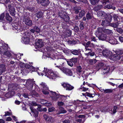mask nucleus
Here are the masks:
<instances>
[{
    "mask_svg": "<svg viewBox=\"0 0 123 123\" xmlns=\"http://www.w3.org/2000/svg\"><path fill=\"white\" fill-rule=\"evenodd\" d=\"M117 107L116 106H114V107L113 109V113H115L117 112Z\"/></svg>",
    "mask_w": 123,
    "mask_h": 123,
    "instance_id": "69168bd1",
    "label": "nucleus"
},
{
    "mask_svg": "<svg viewBox=\"0 0 123 123\" xmlns=\"http://www.w3.org/2000/svg\"><path fill=\"white\" fill-rule=\"evenodd\" d=\"M70 51V52L74 55H78L79 53V51L75 49Z\"/></svg>",
    "mask_w": 123,
    "mask_h": 123,
    "instance_id": "58836bf2",
    "label": "nucleus"
},
{
    "mask_svg": "<svg viewBox=\"0 0 123 123\" xmlns=\"http://www.w3.org/2000/svg\"><path fill=\"white\" fill-rule=\"evenodd\" d=\"M121 57V56L117 54L115 55L111 56V59L114 61H117L119 60Z\"/></svg>",
    "mask_w": 123,
    "mask_h": 123,
    "instance_id": "2eb2a0df",
    "label": "nucleus"
},
{
    "mask_svg": "<svg viewBox=\"0 0 123 123\" xmlns=\"http://www.w3.org/2000/svg\"><path fill=\"white\" fill-rule=\"evenodd\" d=\"M7 44L0 43V46L1 47L0 48V50L2 54H3L7 50Z\"/></svg>",
    "mask_w": 123,
    "mask_h": 123,
    "instance_id": "1a4fd4ad",
    "label": "nucleus"
},
{
    "mask_svg": "<svg viewBox=\"0 0 123 123\" xmlns=\"http://www.w3.org/2000/svg\"><path fill=\"white\" fill-rule=\"evenodd\" d=\"M58 14V15L62 18L65 15V13L62 11L59 12Z\"/></svg>",
    "mask_w": 123,
    "mask_h": 123,
    "instance_id": "ea45409f",
    "label": "nucleus"
},
{
    "mask_svg": "<svg viewBox=\"0 0 123 123\" xmlns=\"http://www.w3.org/2000/svg\"><path fill=\"white\" fill-rule=\"evenodd\" d=\"M33 83L32 82H30L29 84L27 86V89L29 90H31L33 87Z\"/></svg>",
    "mask_w": 123,
    "mask_h": 123,
    "instance_id": "4c0bfd02",
    "label": "nucleus"
},
{
    "mask_svg": "<svg viewBox=\"0 0 123 123\" xmlns=\"http://www.w3.org/2000/svg\"><path fill=\"white\" fill-rule=\"evenodd\" d=\"M91 52H89L88 53L86 54L87 55H90L91 56H92L94 55V53L93 52H92V50L91 49V50L90 51Z\"/></svg>",
    "mask_w": 123,
    "mask_h": 123,
    "instance_id": "13d9d810",
    "label": "nucleus"
},
{
    "mask_svg": "<svg viewBox=\"0 0 123 123\" xmlns=\"http://www.w3.org/2000/svg\"><path fill=\"white\" fill-rule=\"evenodd\" d=\"M51 93L53 95L52 97V98L53 100L54 101L57 100L59 98L63 99H65L67 98V96L59 95L55 92H52Z\"/></svg>",
    "mask_w": 123,
    "mask_h": 123,
    "instance_id": "20e7f679",
    "label": "nucleus"
},
{
    "mask_svg": "<svg viewBox=\"0 0 123 123\" xmlns=\"http://www.w3.org/2000/svg\"><path fill=\"white\" fill-rule=\"evenodd\" d=\"M76 71L77 73L78 74H80L82 71V69L81 67L80 66H77L76 68Z\"/></svg>",
    "mask_w": 123,
    "mask_h": 123,
    "instance_id": "72a5a7b5",
    "label": "nucleus"
},
{
    "mask_svg": "<svg viewBox=\"0 0 123 123\" xmlns=\"http://www.w3.org/2000/svg\"><path fill=\"white\" fill-rule=\"evenodd\" d=\"M97 62L96 60L95 59H89L88 60V63L90 65H92L93 64Z\"/></svg>",
    "mask_w": 123,
    "mask_h": 123,
    "instance_id": "c9c22d12",
    "label": "nucleus"
},
{
    "mask_svg": "<svg viewBox=\"0 0 123 123\" xmlns=\"http://www.w3.org/2000/svg\"><path fill=\"white\" fill-rule=\"evenodd\" d=\"M104 8L105 9L107 8L108 9H112L113 10H115L116 7L114 6H113L110 4L104 6Z\"/></svg>",
    "mask_w": 123,
    "mask_h": 123,
    "instance_id": "cd10ccee",
    "label": "nucleus"
},
{
    "mask_svg": "<svg viewBox=\"0 0 123 123\" xmlns=\"http://www.w3.org/2000/svg\"><path fill=\"white\" fill-rule=\"evenodd\" d=\"M99 40L108 42L111 41V39L109 37L107 36L106 34L103 33L98 34L96 36Z\"/></svg>",
    "mask_w": 123,
    "mask_h": 123,
    "instance_id": "f03ea898",
    "label": "nucleus"
},
{
    "mask_svg": "<svg viewBox=\"0 0 123 123\" xmlns=\"http://www.w3.org/2000/svg\"><path fill=\"white\" fill-rule=\"evenodd\" d=\"M90 3L91 4L93 5H95L96 4L98 3L99 1V0H90Z\"/></svg>",
    "mask_w": 123,
    "mask_h": 123,
    "instance_id": "a19ab883",
    "label": "nucleus"
},
{
    "mask_svg": "<svg viewBox=\"0 0 123 123\" xmlns=\"http://www.w3.org/2000/svg\"><path fill=\"white\" fill-rule=\"evenodd\" d=\"M103 91H104V92L105 93H111L112 92V90L110 89H108L105 90H102Z\"/></svg>",
    "mask_w": 123,
    "mask_h": 123,
    "instance_id": "c03bdc74",
    "label": "nucleus"
},
{
    "mask_svg": "<svg viewBox=\"0 0 123 123\" xmlns=\"http://www.w3.org/2000/svg\"><path fill=\"white\" fill-rule=\"evenodd\" d=\"M14 93V92L13 91H10L5 94V96L7 98H10L13 95V94H12Z\"/></svg>",
    "mask_w": 123,
    "mask_h": 123,
    "instance_id": "bb28decb",
    "label": "nucleus"
},
{
    "mask_svg": "<svg viewBox=\"0 0 123 123\" xmlns=\"http://www.w3.org/2000/svg\"><path fill=\"white\" fill-rule=\"evenodd\" d=\"M62 19L65 22H68L70 18L69 16L65 15Z\"/></svg>",
    "mask_w": 123,
    "mask_h": 123,
    "instance_id": "79ce46f5",
    "label": "nucleus"
},
{
    "mask_svg": "<svg viewBox=\"0 0 123 123\" xmlns=\"http://www.w3.org/2000/svg\"><path fill=\"white\" fill-rule=\"evenodd\" d=\"M3 55L4 57L6 58L11 56V54L9 51L7 50L3 54Z\"/></svg>",
    "mask_w": 123,
    "mask_h": 123,
    "instance_id": "c756f323",
    "label": "nucleus"
},
{
    "mask_svg": "<svg viewBox=\"0 0 123 123\" xmlns=\"http://www.w3.org/2000/svg\"><path fill=\"white\" fill-rule=\"evenodd\" d=\"M112 17L113 18L114 21L120 22L121 17L118 15L117 14H114L112 15Z\"/></svg>",
    "mask_w": 123,
    "mask_h": 123,
    "instance_id": "a211bd4d",
    "label": "nucleus"
},
{
    "mask_svg": "<svg viewBox=\"0 0 123 123\" xmlns=\"http://www.w3.org/2000/svg\"><path fill=\"white\" fill-rule=\"evenodd\" d=\"M63 60L62 59H58L57 60V64H58L60 65H62L64 63V62H63Z\"/></svg>",
    "mask_w": 123,
    "mask_h": 123,
    "instance_id": "3c124183",
    "label": "nucleus"
},
{
    "mask_svg": "<svg viewBox=\"0 0 123 123\" xmlns=\"http://www.w3.org/2000/svg\"><path fill=\"white\" fill-rule=\"evenodd\" d=\"M77 41L76 40H74L71 41L70 40H68V43L69 44H74L77 43Z\"/></svg>",
    "mask_w": 123,
    "mask_h": 123,
    "instance_id": "5fc2aeb1",
    "label": "nucleus"
},
{
    "mask_svg": "<svg viewBox=\"0 0 123 123\" xmlns=\"http://www.w3.org/2000/svg\"><path fill=\"white\" fill-rule=\"evenodd\" d=\"M115 53L117 55H122L123 54V50H122L118 49L116 51Z\"/></svg>",
    "mask_w": 123,
    "mask_h": 123,
    "instance_id": "37998d69",
    "label": "nucleus"
},
{
    "mask_svg": "<svg viewBox=\"0 0 123 123\" xmlns=\"http://www.w3.org/2000/svg\"><path fill=\"white\" fill-rule=\"evenodd\" d=\"M84 45L85 46L86 50H90L91 51L92 49H89L88 48V47H93L94 44L92 43H91V41H89L85 43Z\"/></svg>",
    "mask_w": 123,
    "mask_h": 123,
    "instance_id": "f8f14e48",
    "label": "nucleus"
},
{
    "mask_svg": "<svg viewBox=\"0 0 123 123\" xmlns=\"http://www.w3.org/2000/svg\"><path fill=\"white\" fill-rule=\"evenodd\" d=\"M74 30L75 32H78L80 31L79 27L77 25H76L74 27Z\"/></svg>",
    "mask_w": 123,
    "mask_h": 123,
    "instance_id": "a18cd8bd",
    "label": "nucleus"
},
{
    "mask_svg": "<svg viewBox=\"0 0 123 123\" xmlns=\"http://www.w3.org/2000/svg\"><path fill=\"white\" fill-rule=\"evenodd\" d=\"M119 25V23L118 22L114 21V23L110 24V25L114 28H117L118 27Z\"/></svg>",
    "mask_w": 123,
    "mask_h": 123,
    "instance_id": "393cba45",
    "label": "nucleus"
},
{
    "mask_svg": "<svg viewBox=\"0 0 123 123\" xmlns=\"http://www.w3.org/2000/svg\"><path fill=\"white\" fill-rule=\"evenodd\" d=\"M86 96L90 98H93L95 96L94 94L90 93L88 92H86Z\"/></svg>",
    "mask_w": 123,
    "mask_h": 123,
    "instance_id": "09e8293b",
    "label": "nucleus"
},
{
    "mask_svg": "<svg viewBox=\"0 0 123 123\" xmlns=\"http://www.w3.org/2000/svg\"><path fill=\"white\" fill-rule=\"evenodd\" d=\"M13 29L16 32H18L22 31L23 30V28L19 25L15 24L13 28Z\"/></svg>",
    "mask_w": 123,
    "mask_h": 123,
    "instance_id": "9d476101",
    "label": "nucleus"
},
{
    "mask_svg": "<svg viewBox=\"0 0 123 123\" xmlns=\"http://www.w3.org/2000/svg\"><path fill=\"white\" fill-rule=\"evenodd\" d=\"M116 30L117 32L120 34H122L123 32V30L120 28H117Z\"/></svg>",
    "mask_w": 123,
    "mask_h": 123,
    "instance_id": "6e6d98bb",
    "label": "nucleus"
},
{
    "mask_svg": "<svg viewBox=\"0 0 123 123\" xmlns=\"http://www.w3.org/2000/svg\"><path fill=\"white\" fill-rule=\"evenodd\" d=\"M31 112L33 113V117H37L38 116V112L36 110L33 108L32 106H31L30 107Z\"/></svg>",
    "mask_w": 123,
    "mask_h": 123,
    "instance_id": "4468645a",
    "label": "nucleus"
},
{
    "mask_svg": "<svg viewBox=\"0 0 123 123\" xmlns=\"http://www.w3.org/2000/svg\"><path fill=\"white\" fill-rule=\"evenodd\" d=\"M86 17L87 20L91 19L93 17V13L91 11L89 12L86 14Z\"/></svg>",
    "mask_w": 123,
    "mask_h": 123,
    "instance_id": "4be33fe9",
    "label": "nucleus"
},
{
    "mask_svg": "<svg viewBox=\"0 0 123 123\" xmlns=\"http://www.w3.org/2000/svg\"><path fill=\"white\" fill-rule=\"evenodd\" d=\"M72 62L71 61H68V64L69 66L71 67H72L73 65V64Z\"/></svg>",
    "mask_w": 123,
    "mask_h": 123,
    "instance_id": "338daca9",
    "label": "nucleus"
},
{
    "mask_svg": "<svg viewBox=\"0 0 123 123\" xmlns=\"http://www.w3.org/2000/svg\"><path fill=\"white\" fill-rule=\"evenodd\" d=\"M77 1L82 2L83 3H86L87 2V0H76Z\"/></svg>",
    "mask_w": 123,
    "mask_h": 123,
    "instance_id": "680f3d73",
    "label": "nucleus"
},
{
    "mask_svg": "<svg viewBox=\"0 0 123 123\" xmlns=\"http://www.w3.org/2000/svg\"><path fill=\"white\" fill-rule=\"evenodd\" d=\"M85 14V11L84 10H82L80 12L79 14V15L81 18H82L83 16H84Z\"/></svg>",
    "mask_w": 123,
    "mask_h": 123,
    "instance_id": "de8ad7c7",
    "label": "nucleus"
},
{
    "mask_svg": "<svg viewBox=\"0 0 123 123\" xmlns=\"http://www.w3.org/2000/svg\"><path fill=\"white\" fill-rule=\"evenodd\" d=\"M80 27V31H81L84 28V23L82 22H81L79 25Z\"/></svg>",
    "mask_w": 123,
    "mask_h": 123,
    "instance_id": "864d4df0",
    "label": "nucleus"
},
{
    "mask_svg": "<svg viewBox=\"0 0 123 123\" xmlns=\"http://www.w3.org/2000/svg\"><path fill=\"white\" fill-rule=\"evenodd\" d=\"M38 107L37 108V110L40 112H42V108H41V105H38L37 106Z\"/></svg>",
    "mask_w": 123,
    "mask_h": 123,
    "instance_id": "0e129e2a",
    "label": "nucleus"
},
{
    "mask_svg": "<svg viewBox=\"0 0 123 123\" xmlns=\"http://www.w3.org/2000/svg\"><path fill=\"white\" fill-rule=\"evenodd\" d=\"M62 85L64 87H66V89L68 91L71 90L74 88V86L68 84L64 83L62 84Z\"/></svg>",
    "mask_w": 123,
    "mask_h": 123,
    "instance_id": "ddd939ff",
    "label": "nucleus"
},
{
    "mask_svg": "<svg viewBox=\"0 0 123 123\" xmlns=\"http://www.w3.org/2000/svg\"><path fill=\"white\" fill-rule=\"evenodd\" d=\"M102 54L105 57H109L112 55V53L110 51L105 50L103 51Z\"/></svg>",
    "mask_w": 123,
    "mask_h": 123,
    "instance_id": "9b49d317",
    "label": "nucleus"
},
{
    "mask_svg": "<svg viewBox=\"0 0 123 123\" xmlns=\"http://www.w3.org/2000/svg\"><path fill=\"white\" fill-rule=\"evenodd\" d=\"M59 111L61 112L62 113H64L66 112V111L65 110L63 107L60 106L59 107Z\"/></svg>",
    "mask_w": 123,
    "mask_h": 123,
    "instance_id": "49530a36",
    "label": "nucleus"
},
{
    "mask_svg": "<svg viewBox=\"0 0 123 123\" xmlns=\"http://www.w3.org/2000/svg\"><path fill=\"white\" fill-rule=\"evenodd\" d=\"M25 66L26 68L25 70V72L27 73H29L30 70L33 69L34 68L32 66L28 64L25 65Z\"/></svg>",
    "mask_w": 123,
    "mask_h": 123,
    "instance_id": "412c9836",
    "label": "nucleus"
},
{
    "mask_svg": "<svg viewBox=\"0 0 123 123\" xmlns=\"http://www.w3.org/2000/svg\"><path fill=\"white\" fill-rule=\"evenodd\" d=\"M25 66L26 68L25 70V72L27 73H29L30 70L33 69L34 68L32 66L28 64L25 65Z\"/></svg>",
    "mask_w": 123,
    "mask_h": 123,
    "instance_id": "aec40b11",
    "label": "nucleus"
},
{
    "mask_svg": "<svg viewBox=\"0 0 123 123\" xmlns=\"http://www.w3.org/2000/svg\"><path fill=\"white\" fill-rule=\"evenodd\" d=\"M22 39L25 44H28L29 42L30 39L28 37H23Z\"/></svg>",
    "mask_w": 123,
    "mask_h": 123,
    "instance_id": "a878e982",
    "label": "nucleus"
},
{
    "mask_svg": "<svg viewBox=\"0 0 123 123\" xmlns=\"http://www.w3.org/2000/svg\"><path fill=\"white\" fill-rule=\"evenodd\" d=\"M101 25L104 27L110 25L109 22L106 20H102L101 23Z\"/></svg>",
    "mask_w": 123,
    "mask_h": 123,
    "instance_id": "f3484780",
    "label": "nucleus"
},
{
    "mask_svg": "<svg viewBox=\"0 0 123 123\" xmlns=\"http://www.w3.org/2000/svg\"><path fill=\"white\" fill-rule=\"evenodd\" d=\"M36 48H40L44 45V43L41 39H38L35 43Z\"/></svg>",
    "mask_w": 123,
    "mask_h": 123,
    "instance_id": "6e6552de",
    "label": "nucleus"
},
{
    "mask_svg": "<svg viewBox=\"0 0 123 123\" xmlns=\"http://www.w3.org/2000/svg\"><path fill=\"white\" fill-rule=\"evenodd\" d=\"M67 34L68 36H70L72 34V31L71 30L68 29L67 30Z\"/></svg>",
    "mask_w": 123,
    "mask_h": 123,
    "instance_id": "bf43d9fd",
    "label": "nucleus"
},
{
    "mask_svg": "<svg viewBox=\"0 0 123 123\" xmlns=\"http://www.w3.org/2000/svg\"><path fill=\"white\" fill-rule=\"evenodd\" d=\"M6 70V67L4 64L0 65V75L5 71Z\"/></svg>",
    "mask_w": 123,
    "mask_h": 123,
    "instance_id": "6ab92c4d",
    "label": "nucleus"
},
{
    "mask_svg": "<svg viewBox=\"0 0 123 123\" xmlns=\"http://www.w3.org/2000/svg\"><path fill=\"white\" fill-rule=\"evenodd\" d=\"M33 28L35 32L37 33H39L40 32V29L37 26H35Z\"/></svg>",
    "mask_w": 123,
    "mask_h": 123,
    "instance_id": "8fccbe9b",
    "label": "nucleus"
},
{
    "mask_svg": "<svg viewBox=\"0 0 123 123\" xmlns=\"http://www.w3.org/2000/svg\"><path fill=\"white\" fill-rule=\"evenodd\" d=\"M6 19L9 22H11L12 20V18L9 15L8 13H7L6 14Z\"/></svg>",
    "mask_w": 123,
    "mask_h": 123,
    "instance_id": "2f4dec72",
    "label": "nucleus"
},
{
    "mask_svg": "<svg viewBox=\"0 0 123 123\" xmlns=\"http://www.w3.org/2000/svg\"><path fill=\"white\" fill-rule=\"evenodd\" d=\"M49 3L50 1L49 0H40L39 3L43 6H46Z\"/></svg>",
    "mask_w": 123,
    "mask_h": 123,
    "instance_id": "dca6fc26",
    "label": "nucleus"
},
{
    "mask_svg": "<svg viewBox=\"0 0 123 123\" xmlns=\"http://www.w3.org/2000/svg\"><path fill=\"white\" fill-rule=\"evenodd\" d=\"M43 72V74L45 76L52 79H55L58 75L57 74L54 73L52 70H49L45 68H44Z\"/></svg>",
    "mask_w": 123,
    "mask_h": 123,
    "instance_id": "f257e3e1",
    "label": "nucleus"
},
{
    "mask_svg": "<svg viewBox=\"0 0 123 123\" xmlns=\"http://www.w3.org/2000/svg\"><path fill=\"white\" fill-rule=\"evenodd\" d=\"M104 12L101 11L98 12L97 13L98 16V17H100L104 15Z\"/></svg>",
    "mask_w": 123,
    "mask_h": 123,
    "instance_id": "4d7b16f0",
    "label": "nucleus"
},
{
    "mask_svg": "<svg viewBox=\"0 0 123 123\" xmlns=\"http://www.w3.org/2000/svg\"><path fill=\"white\" fill-rule=\"evenodd\" d=\"M23 22L27 26H31L32 25V21L30 19L29 17H25L23 19Z\"/></svg>",
    "mask_w": 123,
    "mask_h": 123,
    "instance_id": "0eeeda50",
    "label": "nucleus"
},
{
    "mask_svg": "<svg viewBox=\"0 0 123 123\" xmlns=\"http://www.w3.org/2000/svg\"><path fill=\"white\" fill-rule=\"evenodd\" d=\"M52 105V104L51 103L48 102L47 101V103H46L44 105L46 106L47 107L50 106Z\"/></svg>",
    "mask_w": 123,
    "mask_h": 123,
    "instance_id": "e2e57ef3",
    "label": "nucleus"
},
{
    "mask_svg": "<svg viewBox=\"0 0 123 123\" xmlns=\"http://www.w3.org/2000/svg\"><path fill=\"white\" fill-rule=\"evenodd\" d=\"M103 69L104 70V74L107 73L110 71V68L109 66H106L103 67Z\"/></svg>",
    "mask_w": 123,
    "mask_h": 123,
    "instance_id": "7c9ffc66",
    "label": "nucleus"
},
{
    "mask_svg": "<svg viewBox=\"0 0 123 123\" xmlns=\"http://www.w3.org/2000/svg\"><path fill=\"white\" fill-rule=\"evenodd\" d=\"M35 15L38 18H40L43 17V13L42 12L39 11L37 12Z\"/></svg>",
    "mask_w": 123,
    "mask_h": 123,
    "instance_id": "b1692460",
    "label": "nucleus"
},
{
    "mask_svg": "<svg viewBox=\"0 0 123 123\" xmlns=\"http://www.w3.org/2000/svg\"><path fill=\"white\" fill-rule=\"evenodd\" d=\"M9 11L10 14L12 16H14L15 14V5L13 3H10L8 5Z\"/></svg>",
    "mask_w": 123,
    "mask_h": 123,
    "instance_id": "7ed1b4c3",
    "label": "nucleus"
},
{
    "mask_svg": "<svg viewBox=\"0 0 123 123\" xmlns=\"http://www.w3.org/2000/svg\"><path fill=\"white\" fill-rule=\"evenodd\" d=\"M102 7V6L101 5H97L95 6V7L93 9V10L96 12H97L101 9Z\"/></svg>",
    "mask_w": 123,
    "mask_h": 123,
    "instance_id": "c85d7f7f",
    "label": "nucleus"
},
{
    "mask_svg": "<svg viewBox=\"0 0 123 123\" xmlns=\"http://www.w3.org/2000/svg\"><path fill=\"white\" fill-rule=\"evenodd\" d=\"M55 109V108L54 107H52L49 108L48 109V111L49 112H51L54 111Z\"/></svg>",
    "mask_w": 123,
    "mask_h": 123,
    "instance_id": "052dcab7",
    "label": "nucleus"
},
{
    "mask_svg": "<svg viewBox=\"0 0 123 123\" xmlns=\"http://www.w3.org/2000/svg\"><path fill=\"white\" fill-rule=\"evenodd\" d=\"M43 116L44 119L48 123H53L55 121L54 118L48 115L44 114Z\"/></svg>",
    "mask_w": 123,
    "mask_h": 123,
    "instance_id": "423d86ee",
    "label": "nucleus"
},
{
    "mask_svg": "<svg viewBox=\"0 0 123 123\" xmlns=\"http://www.w3.org/2000/svg\"><path fill=\"white\" fill-rule=\"evenodd\" d=\"M56 67H58V68L67 75L69 76H71L72 75V73L70 69L67 68L60 67L59 65V66H57Z\"/></svg>",
    "mask_w": 123,
    "mask_h": 123,
    "instance_id": "39448f33",
    "label": "nucleus"
},
{
    "mask_svg": "<svg viewBox=\"0 0 123 123\" xmlns=\"http://www.w3.org/2000/svg\"><path fill=\"white\" fill-rule=\"evenodd\" d=\"M4 13H2L0 15V20H1V21L2 20L3 21V19L4 18Z\"/></svg>",
    "mask_w": 123,
    "mask_h": 123,
    "instance_id": "774afa93",
    "label": "nucleus"
},
{
    "mask_svg": "<svg viewBox=\"0 0 123 123\" xmlns=\"http://www.w3.org/2000/svg\"><path fill=\"white\" fill-rule=\"evenodd\" d=\"M102 28L99 27L98 28L95 32V34L96 36H97L98 34L102 33Z\"/></svg>",
    "mask_w": 123,
    "mask_h": 123,
    "instance_id": "f704fd0d",
    "label": "nucleus"
},
{
    "mask_svg": "<svg viewBox=\"0 0 123 123\" xmlns=\"http://www.w3.org/2000/svg\"><path fill=\"white\" fill-rule=\"evenodd\" d=\"M81 10V7L79 6H76L74 7V11L75 13L78 14L79 12V10Z\"/></svg>",
    "mask_w": 123,
    "mask_h": 123,
    "instance_id": "473e14b6",
    "label": "nucleus"
},
{
    "mask_svg": "<svg viewBox=\"0 0 123 123\" xmlns=\"http://www.w3.org/2000/svg\"><path fill=\"white\" fill-rule=\"evenodd\" d=\"M40 102L42 104L44 105L45 104L47 103V101L45 99H40Z\"/></svg>",
    "mask_w": 123,
    "mask_h": 123,
    "instance_id": "603ef678",
    "label": "nucleus"
},
{
    "mask_svg": "<svg viewBox=\"0 0 123 123\" xmlns=\"http://www.w3.org/2000/svg\"><path fill=\"white\" fill-rule=\"evenodd\" d=\"M104 31L107 34L111 35L113 34L112 31L108 29H105Z\"/></svg>",
    "mask_w": 123,
    "mask_h": 123,
    "instance_id": "e433bc0d",
    "label": "nucleus"
},
{
    "mask_svg": "<svg viewBox=\"0 0 123 123\" xmlns=\"http://www.w3.org/2000/svg\"><path fill=\"white\" fill-rule=\"evenodd\" d=\"M39 86L42 90H46L48 89L46 85L44 83L42 82L40 84Z\"/></svg>",
    "mask_w": 123,
    "mask_h": 123,
    "instance_id": "5701e85b",
    "label": "nucleus"
}]
</instances>
